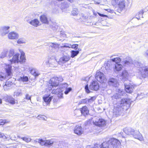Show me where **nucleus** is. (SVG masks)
<instances>
[{"label": "nucleus", "mask_w": 148, "mask_h": 148, "mask_svg": "<svg viewBox=\"0 0 148 148\" xmlns=\"http://www.w3.org/2000/svg\"><path fill=\"white\" fill-rule=\"evenodd\" d=\"M21 55L19 60V54L17 53H15L14 49L11 48L9 51L8 50V53L7 57L8 58L9 61L11 64L18 63L20 62L23 63L25 62L26 60L25 53L22 50L20 51Z\"/></svg>", "instance_id": "f257e3e1"}, {"label": "nucleus", "mask_w": 148, "mask_h": 148, "mask_svg": "<svg viewBox=\"0 0 148 148\" xmlns=\"http://www.w3.org/2000/svg\"><path fill=\"white\" fill-rule=\"evenodd\" d=\"M119 104L120 106L115 107L113 110V115L116 117L122 114L124 108L122 107L125 106L126 108L125 109L126 110H127L130 107V100L128 99H122L120 101Z\"/></svg>", "instance_id": "f03ea898"}, {"label": "nucleus", "mask_w": 148, "mask_h": 148, "mask_svg": "<svg viewBox=\"0 0 148 148\" xmlns=\"http://www.w3.org/2000/svg\"><path fill=\"white\" fill-rule=\"evenodd\" d=\"M120 144L118 140L112 138L108 141L104 142L101 145L96 144L93 148H114L117 147Z\"/></svg>", "instance_id": "7ed1b4c3"}, {"label": "nucleus", "mask_w": 148, "mask_h": 148, "mask_svg": "<svg viewBox=\"0 0 148 148\" xmlns=\"http://www.w3.org/2000/svg\"><path fill=\"white\" fill-rule=\"evenodd\" d=\"M135 66L137 67L142 77L145 78L148 76V68L144 66L143 65L139 62H136L134 63Z\"/></svg>", "instance_id": "20e7f679"}, {"label": "nucleus", "mask_w": 148, "mask_h": 148, "mask_svg": "<svg viewBox=\"0 0 148 148\" xmlns=\"http://www.w3.org/2000/svg\"><path fill=\"white\" fill-rule=\"evenodd\" d=\"M38 142L41 145H45L48 147H50L52 146L54 144H55L56 142L53 139H51L50 140H43L42 139H36L34 140V143Z\"/></svg>", "instance_id": "39448f33"}, {"label": "nucleus", "mask_w": 148, "mask_h": 148, "mask_svg": "<svg viewBox=\"0 0 148 148\" xmlns=\"http://www.w3.org/2000/svg\"><path fill=\"white\" fill-rule=\"evenodd\" d=\"M99 86L97 82L94 81L91 83L89 86V88L88 84L86 85L85 87V90L86 92L88 93L90 92L89 89L95 91L97 90L99 88Z\"/></svg>", "instance_id": "423d86ee"}, {"label": "nucleus", "mask_w": 148, "mask_h": 148, "mask_svg": "<svg viewBox=\"0 0 148 148\" xmlns=\"http://www.w3.org/2000/svg\"><path fill=\"white\" fill-rule=\"evenodd\" d=\"M95 78L100 83H102V85H104L103 87L105 88L107 87V84L105 83L106 78H105L103 73L99 71H97L95 75Z\"/></svg>", "instance_id": "0eeeda50"}, {"label": "nucleus", "mask_w": 148, "mask_h": 148, "mask_svg": "<svg viewBox=\"0 0 148 148\" xmlns=\"http://www.w3.org/2000/svg\"><path fill=\"white\" fill-rule=\"evenodd\" d=\"M125 89L126 92L132 93L133 91L135 85L132 82L129 81L128 82L124 83Z\"/></svg>", "instance_id": "6e6552de"}, {"label": "nucleus", "mask_w": 148, "mask_h": 148, "mask_svg": "<svg viewBox=\"0 0 148 148\" xmlns=\"http://www.w3.org/2000/svg\"><path fill=\"white\" fill-rule=\"evenodd\" d=\"M93 122L95 125L100 127L106 125L105 120L98 117L95 118L93 120Z\"/></svg>", "instance_id": "1a4fd4ad"}, {"label": "nucleus", "mask_w": 148, "mask_h": 148, "mask_svg": "<svg viewBox=\"0 0 148 148\" xmlns=\"http://www.w3.org/2000/svg\"><path fill=\"white\" fill-rule=\"evenodd\" d=\"M10 27L8 26H2L0 27V34L1 36H4L9 32Z\"/></svg>", "instance_id": "9d476101"}, {"label": "nucleus", "mask_w": 148, "mask_h": 148, "mask_svg": "<svg viewBox=\"0 0 148 148\" xmlns=\"http://www.w3.org/2000/svg\"><path fill=\"white\" fill-rule=\"evenodd\" d=\"M125 0H112V3L113 5H115L117 4L121 9H123L124 8L125 5Z\"/></svg>", "instance_id": "9b49d317"}, {"label": "nucleus", "mask_w": 148, "mask_h": 148, "mask_svg": "<svg viewBox=\"0 0 148 148\" xmlns=\"http://www.w3.org/2000/svg\"><path fill=\"white\" fill-rule=\"evenodd\" d=\"M63 90L59 86H58L56 89H55L52 90V93L57 94L58 95V97L60 98H63Z\"/></svg>", "instance_id": "f8f14e48"}, {"label": "nucleus", "mask_w": 148, "mask_h": 148, "mask_svg": "<svg viewBox=\"0 0 148 148\" xmlns=\"http://www.w3.org/2000/svg\"><path fill=\"white\" fill-rule=\"evenodd\" d=\"M49 84V86H50L49 88L51 89L52 88L56 87V88L57 86L59 84V82L55 77H53L50 79Z\"/></svg>", "instance_id": "ddd939ff"}, {"label": "nucleus", "mask_w": 148, "mask_h": 148, "mask_svg": "<svg viewBox=\"0 0 148 148\" xmlns=\"http://www.w3.org/2000/svg\"><path fill=\"white\" fill-rule=\"evenodd\" d=\"M108 84L110 86L114 87H117L119 85V84L117 79L113 78H110L108 81Z\"/></svg>", "instance_id": "4468645a"}, {"label": "nucleus", "mask_w": 148, "mask_h": 148, "mask_svg": "<svg viewBox=\"0 0 148 148\" xmlns=\"http://www.w3.org/2000/svg\"><path fill=\"white\" fill-rule=\"evenodd\" d=\"M19 36L18 33L14 32H12L8 33V37L10 39H16L18 38Z\"/></svg>", "instance_id": "2eb2a0df"}, {"label": "nucleus", "mask_w": 148, "mask_h": 148, "mask_svg": "<svg viewBox=\"0 0 148 148\" xmlns=\"http://www.w3.org/2000/svg\"><path fill=\"white\" fill-rule=\"evenodd\" d=\"M96 99V97L93 96L91 97L90 98H86L85 99H82L81 100V103H82L88 104L89 103H92Z\"/></svg>", "instance_id": "dca6fc26"}, {"label": "nucleus", "mask_w": 148, "mask_h": 148, "mask_svg": "<svg viewBox=\"0 0 148 148\" xmlns=\"http://www.w3.org/2000/svg\"><path fill=\"white\" fill-rule=\"evenodd\" d=\"M53 96H50V95L45 96L43 97L44 103H43L44 106H47L49 104L52 100Z\"/></svg>", "instance_id": "f3484780"}, {"label": "nucleus", "mask_w": 148, "mask_h": 148, "mask_svg": "<svg viewBox=\"0 0 148 148\" xmlns=\"http://www.w3.org/2000/svg\"><path fill=\"white\" fill-rule=\"evenodd\" d=\"M74 133L78 135H80L83 132L82 128L81 126L76 125L74 129Z\"/></svg>", "instance_id": "a211bd4d"}, {"label": "nucleus", "mask_w": 148, "mask_h": 148, "mask_svg": "<svg viewBox=\"0 0 148 148\" xmlns=\"http://www.w3.org/2000/svg\"><path fill=\"white\" fill-rule=\"evenodd\" d=\"M49 47V49L51 50V51L53 53H56L58 52L57 49H58V45L57 44L52 43Z\"/></svg>", "instance_id": "6ab92c4d"}, {"label": "nucleus", "mask_w": 148, "mask_h": 148, "mask_svg": "<svg viewBox=\"0 0 148 148\" xmlns=\"http://www.w3.org/2000/svg\"><path fill=\"white\" fill-rule=\"evenodd\" d=\"M5 100L11 104H14L15 103L14 99L10 96L6 95L4 98Z\"/></svg>", "instance_id": "aec40b11"}, {"label": "nucleus", "mask_w": 148, "mask_h": 148, "mask_svg": "<svg viewBox=\"0 0 148 148\" xmlns=\"http://www.w3.org/2000/svg\"><path fill=\"white\" fill-rule=\"evenodd\" d=\"M132 63V60L130 57H127L126 59L122 62V64L125 66H130Z\"/></svg>", "instance_id": "412c9836"}, {"label": "nucleus", "mask_w": 148, "mask_h": 148, "mask_svg": "<svg viewBox=\"0 0 148 148\" xmlns=\"http://www.w3.org/2000/svg\"><path fill=\"white\" fill-rule=\"evenodd\" d=\"M29 70L31 73L35 77H38L40 75L38 71L36 69L30 67L29 68Z\"/></svg>", "instance_id": "4be33fe9"}, {"label": "nucleus", "mask_w": 148, "mask_h": 148, "mask_svg": "<svg viewBox=\"0 0 148 148\" xmlns=\"http://www.w3.org/2000/svg\"><path fill=\"white\" fill-rule=\"evenodd\" d=\"M80 111L82 114L84 116H86L89 114V110L88 108L86 106H83L81 108Z\"/></svg>", "instance_id": "5701e85b"}, {"label": "nucleus", "mask_w": 148, "mask_h": 148, "mask_svg": "<svg viewBox=\"0 0 148 148\" xmlns=\"http://www.w3.org/2000/svg\"><path fill=\"white\" fill-rule=\"evenodd\" d=\"M123 131L127 135H132L134 132V130L130 127H126L123 129Z\"/></svg>", "instance_id": "b1692460"}, {"label": "nucleus", "mask_w": 148, "mask_h": 148, "mask_svg": "<svg viewBox=\"0 0 148 148\" xmlns=\"http://www.w3.org/2000/svg\"><path fill=\"white\" fill-rule=\"evenodd\" d=\"M11 66L10 65L8 64L5 69L7 75V77L9 78L11 77V75L12 74L11 73Z\"/></svg>", "instance_id": "393cba45"}, {"label": "nucleus", "mask_w": 148, "mask_h": 148, "mask_svg": "<svg viewBox=\"0 0 148 148\" xmlns=\"http://www.w3.org/2000/svg\"><path fill=\"white\" fill-rule=\"evenodd\" d=\"M70 58L71 57L69 56H64L60 58L59 60L62 63H64L69 61Z\"/></svg>", "instance_id": "a878e982"}, {"label": "nucleus", "mask_w": 148, "mask_h": 148, "mask_svg": "<svg viewBox=\"0 0 148 148\" xmlns=\"http://www.w3.org/2000/svg\"><path fill=\"white\" fill-rule=\"evenodd\" d=\"M132 135L134 138H135L138 140L142 139V135L139 131L137 130H134V132L133 133Z\"/></svg>", "instance_id": "bb28decb"}, {"label": "nucleus", "mask_w": 148, "mask_h": 148, "mask_svg": "<svg viewBox=\"0 0 148 148\" xmlns=\"http://www.w3.org/2000/svg\"><path fill=\"white\" fill-rule=\"evenodd\" d=\"M129 75L128 73L126 70L123 71L121 74V76L122 77L123 80H126V79H127Z\"/></svg>", "instance_id": "cd10ccee"}, {"label": "nucleus", "mask_w": 148, "mask_h": 148, "mask_svg": "<svg viewBox=\"0 0 148 148\" xmlns=\"http://www.w3.org/2000/svg\"><path fill=\"white\" fill-rule=\"evenodd\" d=\"M40 21L43 23L48 24L49 23V21L47 16L45 15H42L40 16Z\"/></svg>", "instance_id": "c85d7f7f"}, {"label": "nucleus", "mask_w": 148, "mask_h": 148, "mask_svg": "<svg viewBox=\"0 0 148 148\" xmlns=\"http://www.w3.org/2000/svg\"><path fill=\"white\" fill-rule=\"evenodd\" d=\"M39 22L37 19H35L33 20H31L29 22V23L32 25L34 26L35 27H37L39 25Z\"/></svg>", "instance_id": "c756f323"}, {"label": "nucleus", "mask_w": 148, "mask_h": 148, "mask_svg": "<svg viewBox=\"0 0 148 148\" xmlns=\"http://www.w3.org/2000/svg\"><path fill=\"white\" fill-rule=\"evenodd\" d=\"M48 63L49 64V66L51 67H53L56 66L57 62L56 60L54 59H50L48 61Z\"/></svg>", "instance_id": "7c9ffc66"}, {"label": "nucleus", "mask_w": 148, "mask_h": 148, "mask_svg": "<svg viewBox=\"0 0 148 148\" xmlns=\"http://www.w3.org/2000/svg\"><path fill=\"white\" fill-rule=\"evenodd\" d=\"M122 65L119 63H116L115 64L114 70V71H121L122 68Z\"/></svg>", "instance_id": "2f4dec72"}, {"label": "nucleus", "mask_w": 148, "mask_h": 148, "mask_svg": "<svg viewBox=\"0 0 148 148\" xmlns=\"http://www.w3.org/2000/svg\"><path fill=\"white\" fill-rule=\"evenodd\" d=\"M8 53V49H4L0 54V58H3L5 57H7Z\"/></svg>", "instance_id": "473e14b6"}, {"label": "nucleus", "mask_w": 148, "mask_h": 148, "mask_svg": "<svg viewBox=\"0 0 148 148\" xmlns=\"http://www.w3.org/2000/svg\"><path fill=\"white\" fill-rule=\"evenodd\" d=\"M26 41V40L25 38H21L18 39L17 41V43L18 44H21L25 43Z\"/></svg>", "instance_id": "72a5a7b5"}, {"label": "nucleus", "mask_w": 148, "mask_h": 148, "mask_svg": "<svg viewBox=\"0 0 148 148\" xmlns=\"http://www.w3.org/2000/svg\"><path fill=\"white\" fill-rule=\"evenodd\" d=\"M79 53L78 50H72L71 51V57L73 58L76 56Z\"/></svg>", "instance_id": "f704fd0d"}, {"label": "nucleus", "mask_w": 148, "mask_h": 148, "mask_svg": "<svg viewBox=\"0 0 148 148\" xmlns=\"http://www.w3.org/2000/svg\"><path fill=\"white\" fill-rule=\"evenodd\" d=\"M52 29L55 31H56L58 27V26L57 25L56 23L55 22H52L51 24Z\"/></svg>", "instance_id": "c9c22d12"}, {"label": "nucleus", "mask_w": 148, "mask_h": 148, "mask_svg": "<svg viewBox=\"0 0 148 148\" xmlns=\"http://www.w3.org/2000/svg\"><path fill=\"white\" fill-rule=\"evenodd\" d=\"M111 62L108 61L106 62L104 64L105 68L106 70H108L110 69V65Z\"/></svg>", "instance_id": "e433bc0d"}, {"label": "nucleus", "mask_w": 148, "mask_h": 148, "mask_svg": "<svg viewBox=\"0 0 148 148\" xmlns=\"http://www.w3.org/2000/svg\"><path fill=\"white\" fill-rule=\"evenodd\" d=\"M121 59L120 58H116L111 59V60L113 62H115V64H116L120 62L121 61Z\"/></svg>", "instance_id": "4c0bfd02"}, {"label": "nucleus", "mask_w": 148, "mask_h": 148, "mask_svg": "<svg viewBox=\"0 0 148 148\" xmlns=\"http://www.w3.org/2000/svg\"><path fill=\"white\" fill-rule=\"evenodd\" d=\"M11 82H6L5 85L3 86V88L5 89V90H7L8 89L7 88V87H10L11 86Z\"/></svg>", "instance_id": "58836bf2"}, {"label": "nucleus", "mask_w": 148, "mask_h": 148, "mask_svg": "<svg viewBox=\"0 0 148 148\" xmlns=\"http://www.w3.org/2000/svg\"><path fill=\"white\" fill-rule=\"evenodd\" d=\"M20 79L23 82H27L29 80L28 77L26 76H23V77H21Z\"/></svg>", "instance_id": "ea45409f"}, {"label": "nucleus", "mask_w": 148, "mask_h": 148, "mask_svg": "<svg viewBox=\"0 0 148 148\" xmlns=\"http://www.w3.org/2000/svg\"><path fill=\"white\" fill-rule=\"evenodd\" d=\"M85 24L87 25H96L97 23H94L92 22H89L88 20L85 21Z\"/></svg>", "instance_id": "a19ab883"}, {"label": "nucleus", "mask_w": 148, "mask_h": 148, "mask_svg": "<svg viewBox=\"0 0 148 148\" xmlns=\"http://www.w3.org/2000/svg\"><path fill=\"white\" fill-rule=\"evenodd\" d=\"M69 6L68 4L66 2L63 3L61 4V7L62 8L64 9L68 7Z\"/></svg>", "instance_id": "79ce46f5"}, {"label": "nucleus", "mask_w": 148, "mask_h": 148, "mask_svg": "<svg viewBox=\"0 0 148 148\" xmlns=\"http://www.w3.org/2000/svg\"><path fill=\"white\" fill-rule=\"evenodd\" d=\"M6 76L5 74L1 73L0 72V80H3V79H5L6 78Z\"/></svg>", "instance_id": "37998d69"}, {"label": "nucleus", "mask_w": 148, "mask_h": 148, "mask_svg": "<svg viewBox=\"0 0 148 148\" xmlns=\"http://www.w3.org/2000/svg\"><path fill=\"white\" fill-rule=\"evenodd\" d=\"M21 139L27 143L30 142L31 140V139L30 138H27L24 137H22L21 138Z\"/></svg>", "instance_id": "c03bdc74"}, {"label": "nucleus", "mask_w": 148, "mask_h": 148, "mask_svg": "<svg viewBox=\"0 0 148 148\" xmlns=\"http://www.w3.org/2000/svg\"><path fill=\"white\" fill-rule=\"evenodd\" d=\"M120 95L118 93H115L113 95L112 97L113 99H117L120 98Z\"/></svg>", "instance_id": "a18cd8bd"}, {"label": "nucleus", "mask_w": 148, "mask_h": 148, "mask_svg": "<svg viewBox=\"0 0 148 148\" xmlns=\"http://www.w3.org/2000/svg\"><path fill=\"white\" fill-rule=\"evenodd\" d=\"M72 14L73 15H76L78 13V11L77 9L76 8H74L72 12Z\"/></svg>", "instance_id": "49530a36"}, {"label": "nucleus", "mask_w": 148, "mask_h": 148, "mask_svg": "<svg viewBox=\"0 0 148 148\" xmlns=\"http://www.w3.org/2000/svg\"><path fill=\"white\" fill-rule=\"evenodd\" d=\"M60 86L61 89L64 88H66L68 86V84L66 83H64L61 84Z\"/></svg>", "instance_id": "de8ad7c7"}, {"label": "nucleus", "mask_w": 148, "mask_h": 148, "mask_svg": "<svg viewBox=\"0 0 148 148\" xmlns=\"http://www.w3.org/2000/svg\"><path fill=\"white\" fill-rule=\"evenodd\" d=\"M72 90L71 88L69 87V88H66V90L64 92V93L65 94H67L70 91H71Z\"/></svg>", "instance_id": "09e8293b"}, {"label": "nucleus", "mask_w": 148, "mask_h": 148, "mask_svg": "<svg viewBox=\"0 0 148 148\" xmlns=\"http://www.w3.org/2000/svg\"><path fill=\"white\" fill-rule=\"evenodd\" d=\"M45 117L46 116H44V115H39L37 116V119H41L43 120H46L45 119Z\"/></svg>", "instance_id": "8fccbe9b"}, {"label": "nucleus", "mask_w": 148, "mask_h": 148, "mask_svg": "<svg viewBox=\"0 0 148 148\" xmlns=\"http://www.w3.org/2000/svg\"><path fill=\"white\" fill-rule=\"evenodd\" d=\"M144 13V12L143 10H141L139 12H138L137 14L139 15V16L140 18H143V14Z\"/></svg>", "instance_id": "3c124183"}, {"label": "nucleus", "mask_w": 148, "mask_h": 148, "mask_svg": "<svg viewBox=\"0 0 148 148\" xmlns=\"http://www.w3.org/2000/svg\"><path fill=\"white\" fill-rule=\"evenodd\" d=\"M57 81L58 82L59 81L60 82H62L63 80V79L62 77L60 76L58 77H55Z\"/></svg>", "instance_id": "603ef678"}, {"label": "nucleus", "mask_w": 148, "mask_h": 148, "mask_svg": "<svg viewBox=\"0 0 148 148\" xmlns=\"http://www.w3.org/2000/svg\"><path fill=\"white\" fill-rule=\"evenodd\" d=\"M66 35L65 34L64 32L62 31L60 32V36L64 38L66 37Z\"/></svg>", "instance_id": "864d4df0"}, {"label": "nucleus", "mask_w": 148, "mask_h": 148, "mask_svg": "<svg viewBox=\"0 0 148 148\" xmlns=\"http://www.w3.org/2000/svg\"><path fill=\"white\" fill-rule=\"evenodd\" d=\"M91 121V120L90 119H89L87 121H86L84 123V125L86 126L89 125L90 124Z\"/></svg>", "instance_id": "5fc2aeb1"}, {"label": "nucleus", "mask_w": 148, "mask_h": 148, "mask_svg": "<svg viewBox=\"0 0 148 148\" xmlns=\"http://www.w3.org/2000/svg\"><path fill=\"white\" fill-rule=\"evenodd\" d=\"M71 46L72 48L76 49L78 48V45L77 44H73L72 45H71Z\"/></svg>", "instance_id": "6e6d98bb"}, {"label": "nucleus", "mask_w": 148, "mask_h": 148, "mask_svg": "<svg viewBox=\"0 0 148 148\" xmlns=\"http://www.w3.org/2000/svg\"><path fill=\"white\" fill-rule=\"evenodd\" d=\"M0 138H3L7 139L6 137L4 135V134L1 133H0Z\"/></svg>", "instance_id": "4d7b16f0"}, {"label": "nucleus", "mask_w": 148, "mask_h": 148, "mask_svg": "<svg viewBox=\"0 0 148 148\" xmlns=\"http://www.w3.org/2000/svg\"><path fill=\"white\" fill-rule=\"evenodd\" d=\"M29 17H26L25 18V20L27 21L28 23H29V22L31 20L30 19H29Z\"/></svg>", "instance_id": "13d9d810"}, {"label": "nucleus", "mask_w": 148, "mask_h": 148, "mask_svg": "<svg viewBox=\"0 0 148 148\" xmlns=\"http://www.w3.org/2000/svg\"><path fill=\"white\" fill-rule=\"evenodd\" d=\"M26 99L27 100H31V97L30 96H29V95L28 94H27L26 95Z\"/></svg>", "instance_id": "bf43d9fd"}, {"label": "nucleus", "mask_w": 148, "mask_h": 148, "mask_svg": "<svg viewBox=\"0 0 148 148\" xmlns=\"http://www.w3.org/2000/svg\"><path fill=\"white\" fill-rule=\"evenodd\" d=\"M144 55L145 57L148 58V49L145 51Z\"/></svg>", "instance_id": "052dcab7"}, {"label": "nucleus", "mask_w": 148, "mask_h": 148, "mask_svg": "<svg viewBox=\"0 0 148 148\" xmlns=\"http://www.w3.org/2000/svg\"><path fill=\"white\" fill-rule=\"evenodd\" d=\"M5 123L4 121L3 120H0V125H3Z\"/></svg>", "instance_id": "680f3d73"}, {"label": "nucleus", "mask_w": 148, "mask_h": 148, "mask_svg": "<svg viewBox=\"0 0 148 148\" xmlns=\"http://www.w3.org/2000/svg\"><path fill=\"white\" fill-rule=\"evenodd\" d=\"M106 10L108 12H112L113 11V10H111L109 9H106Z\"/></svg>", "instance_id": "e2e57ef3"}, {"label": "nucleus", "mask_w": 148, "mask_h": 148, "mask_svg": "<svg viewBox=\"0 0 148 148\" xmlns=\"http://www.w3.org/2000/svg\"><path fill=\"white\" fill-rule=\"evenodd\" d=\"M136 18H137L138 20L140 19V18L137 13L136 14Z\"/></svg>", "instance_id": "0e129e2a"}, {"label": "nucleus", "mask_w": 148, "mask_h": 148, "mask_svg": "<svg viewBox=\"0 0 148 148\" xmlns=\"http://www.w3.org/2000/svg\"><path fill=\"white\" fill-rule=\"evenodd\" d=\"M88 17L86 16H82V18L84 19H86L88 18Z\"/></svg>", "instance_id": "69168bd1"}, {"label": "nucleus", "mask_w": 148, "mask_h": 148, "mask_svg": "<svg viewBox=\"0 0 148 148\" xmlns=\"http://www.w3.org/2000/svg\"><path fill=\"white\" fill-rule=\"evenodd\" d=\"M63 47H68L67 45H64L63 46Z\"/></svg>", "instance_id": "338daca9"}, {"label": "nucleus", "mask_w": 148, "mask_h": 148, "mask_svg": "<svg viewBox=\"0 0 148 148\" xmlns=\"http://www.w3.org/2000/svg\"><path fill=\"white\" fill-rule=\"evenodd\" d=\"M2 103V99L0 98V104H1Z\"/></svg>", "instance_id": "774afa93"}]
</instances>
